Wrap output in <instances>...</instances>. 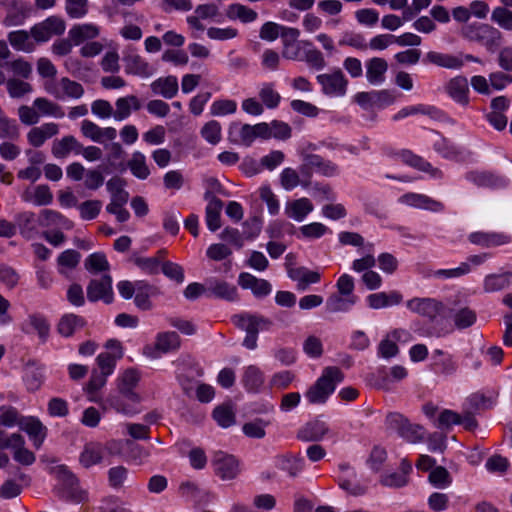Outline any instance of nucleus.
I'll return each instance as SVG.
<instances>
[{
    "instance_id": "1",
    "label": "nucleus",
    "mask_w": 512,
    "mask_h": 512,
    "mask_svg": "<svg viewBox=\"0 0 512 512\" xmlns=\"http://www.w3.org/2000/svg\"><path fill=\"white\" fill-rule=\"evenodd\" d=\"M344 379L343 372L335 366L323 369L321 376L305 393L306 399L311 404H323L335 391L336 385Z\"/></svg>"
},
{
    "instance_id": "2",
    "label": "nucleus",
    "mask_w": 512,
    "mask_h": 512,
    "mask_svg": "<svg viewBox=\"0 0 512 512\" xmlns=\"http://www.w3.org/2000/svg\"><path fill=\"white\" fill-rule=\"evenodd\" d=\"M461 36L469 41L484 46L493 52L502 42V33L495 27L486 23H468L461 27Z\"/></svg>"
},
{
    "instance_id": "3",
    "label": "nucleus",
    "mask_w": 512,
    "mask_h": 512,
    "mask_svg": "<svg viewBox=\"0 0 512 512\" xmlns=\"http://www.w3.org/2000/svg\"><path fill=\"white\" fill-rule=\"evenodd\" d=\"M232 321L236 327L246 332L243 340V346L247 349L254 350L257 347V339L259 331L269 330L272 321L258 314H239L232 317Z\"/></svg>"
},
{
    "instance_id": "4",
    "label": "nucleus",
    "mask_w": 512,
    "mask_h": 512,
    "mask_svg": "<svg viewBox=\"0 0 512 512\" xmlns=\"http://www.w3.org/2000/svg\"><path fill=\"white\" fill-rule=\"evenodd\" d=\"M229 138L233 143L250 146L257 138L269 139L268 124L255 125L232 123L229 127Z\"/></svg>"
},
{
    "instance_id": "5",
    "label": "nucleus",
    "mask_w": 512,
    "mask_h": 512,
    "mask_svg": "<svg viewBox=\"0 0 512 512\" xmlns=\"http://www.w3.org/2000/svg\"><path fill=\"white\" fill-rule=\"evenodd\" d=\"M316 81L321 87V92L328 97L339 98L347 93L349 81L340 68H333L317 75Z\"/></svg>"
},
{
    "instance_id": "6",
    "label": "nucleus",
    "mask_w": 512,
    "mask_h": 512,
    "mask_svg": "<svg viewBox=\"0 0 512 512\" xmlns=\"http://www.w3.org/2000/svg\"><path fill=\"white\" fill-rule=\"evenodd\" d=\"M116 441H110L102 444L98 441L87 442L79 455V463L84 468H90L103 462L107 454H112L113 449L117 448Z\"/></svg>"
},
{
    "instance_id": "7",
    "label": "nucleus",
    "mask_w": 512,
    "mask_h": 512,
    "mask_svg": "<svg viewBox=\"0 0 512 512\" xmlns=\"http://www.w3.org/2000/svg\"><path fill=\"white\" fill-rule=\"evenodd\" d=\"M301 171L307 174L316 172L324 177H335L340 174L339 166L318 154L302 152Z\"/></svg>"
},
{
    "instance_id": "8",
    "label": "nucleus",
    "mask_w": 512,
    "mask_h": 512,
    "mask_svg": "<svg viewBox=\"0 0 512 512\" xmlns=\"http://www.w3.org/2000/svg\"><path fill=\"white\" fill-rule=\"evenodd\" d=\"M336 481L341 489L356 497L364 495L368 488L367 484L358 477L355 469L348 463L338 465Z\"/></svg>"
},
{
    "instance_id": "9",
    "label": "nucleus",
    "mask_w": 512,
    "mask_h": 512,
    "mask_svg": "<svg viewBox=\"0 0 512 512\" xmlns=\"http://www.w3.org/2000/svg\"><path fill=\"white\" fill-rule=\"evenodd\" d=\"M45 90L59 100L64 98L79 99L84 95L83 86L68 77H62L59 80L47 82L45 84Z\"/></svg>"
},
{
    "instance_id": "10",
    "label": "nucleus",
    "mask_w": 512,
    "mask_h": 512,
    "mask_svg": "<svg viewBox=\"0 0 512 512\" xmlns=\"http://www.w3.org/2000/svg\"><path fill=\"white\" fill-rule=\"evenodd\" d=\"M179 347V335L173 331H166L158 333L154 345H146L143 353L150 358H158L162 354L178 350Z\"/></svg>"
},
{
    "instance_id": "11",
    "label": "nucleus",
    "mask_w": 512,
    "mask_h": 512,
    "mask_svg": "<svg viewBox=\"0 0 512 512\" xmlns=\"http://www.w3.org/2000/svg\"><path fill=\"white\" fill-rule=\"evenodd\" d=\"M66 29L65 21L59 16H49L31 28V36L36 42H47L54 36H60Z\"/></svg>"
},
{
    "instance_id": "12",
    "label": "nucleus",
    "mask_w": 512,
    "mask_h": 512,
    "mask_svg": "<svg viewBox=\"0 0 512 512\" xmlns=\"http://www.w3.org/2000/svg\"><path fill=\"white\" fill-rule=\"evenodd\" d=\"M406 307L412 313L429 320H434L444 310L441 301L430 297H414L406 302Z\"/></svg>"
},
{
    "instance_id": "13",
    "label": "nucleus",
    "mask_w": 512,
    "mask_h": 512,
    "mask_svg": "<svg viewBox=\"0 0 512 512\" xmlns=\"http://www.w3.org/2000/svg\"><path fill=\"white\" fill-rule=\"evenodd\" d=\"M212 465L214 466L216 475L222 480L234 479L240 472V464L235 456L223 451L214 453Z\"/></svg>"
},
{
    "instance_id": "14",
    "label": "nucleus",
    "mask_w": 512,
    "mask_h": 512,
    "mask_svg": "<svg viewBox=\"0 0 512 512\" xmlns=\"http://www.w3.org/2000/svg\"><path fill=\"white\" fill-rule=\"evenodd\" d=\"M125 72L127 74L148 78L153 75L152 66L135 50H128L123 56Z\"/></svg>"
},
{
    "instance_id": "15",
    "label": "nucleus",
    "mask_w": 512,
    "mask_h": 512,
    "mask_svg": "<svg viewBox=\"0 0 512 512\" xmlns=\"http://www.w3.org/2000/svg\"><path fill=\"white\" fill-rule=\"evenodd\" d=\"M140 381V374L136 369L129 368L117 377V389L120 394L133 403L140 402V396L134 391Z\"/></svg>"
},
{
    "instance_id": "16",
    "label": "nucleus",
    "mask_w": 512,
    "mask_h": 512,
    "mask_svg": "<svg viewBox=\"0 0 512 512\" xmlns=\"http://www.w3.org/2000/svg\"><path fill=\"white\" fill-rule=\"evenodd\" d=\"M87 297L91 302L103 300L111 303L113 300L112 279L109 275H103L100 279H93L87 286Z\"/></svg>"
},
{
    "instance_id": "17",
    "label": "nucleus",
    "mask_w": 512,
    "mask_h": 512,
    "mask_svg": "<svg viewBox=\"0 0 512 512\" xmlns=\"http://www.w3.org/2000/svg\"><path fill=\"white\" fill-rule=\"evenodd\" d=\"M80 129L86 138L100 144L113 141L117 137V131L114 127H100L90 120H83Z\"/></svg>"
},
{
    "instance_id": "18",
    "label": "nucleus",
    "mask_w": 512,
    "mask_h": 512,
    "mask_svg": "<svg viewBox=\"0 0 512 512\" xmlns=\"http://www.w3.org/2000/svg\"><path fill=\"white\" fill-rule=\"evenodd\" d=\"M399 203L411 206L418 209H425L432 212H440L443 211L444 205L443 203L432 199L424 194L419 193H406L399 197Z\"/></svg>"
},
{
    "instance_id": "19",
    "label": "nucleus",
    "mask_w": 512,
    "mask_h": 512,
    "mask_svg": "<svg viewBox=\"0 0 512 512\" xmlns=\"http://www.w3.org/2000/svg\"><path fill=\"white\" fill-rule=\"evenodd\" d=\"M469 241L485 248L497 247L511 242V237L503 232L477 231L468 236Z\"/></svg>"
},
{
    "instance_id": "20",
    "label": "nucleus",
    "mask_w": 512,
    "mask_h": 512,
    "mask_svg": "<svg viewBox=\"0 0 512 512\" xmlns=\"http://www.w3.org/2000/svg\"><path fill=\"white\" fill-rule=\"evenodd\" d=\"M432 370L435 374L450 377L456 374L458 364L452 355L445 353L443 350L436 349L432 354Z\"/></svg>"
},
{
    "instance_id": "21",
    "label": "nucleus",
    "mask_w": 512,
    "mask_h": 512,
    "mask_svg": "<svg viewBox=\"0 0 512 512\" xmlns=\"http://www.w3.org/2000/svg\"><path fill=\"white\" fill-rule=\"evenodd\" d=\"M287 273L291 280L297 282V289L304 291L311 284H316L321 280V274L318 271L310 270L304 266L292 267L287 264Z\"/></svg>"
},
{
    "instance_id": "22",
    "label": "nucleus",
    "mask_w": 512,
    "mask_h": 512,
    "mask_svg": "<svg viewBox=\"0 0 512 512\" xmlns=\"http://www.w3.org/2000/svg\"><path fill=\"white\" fill-rule=\"evenodd\" d=\"M59 132V126L56 123L48 122L40 126L31 128L27 133V142L30 146L38 148L44 145V143L57 135Z\"/></svg>"
},
{
    "instance_id": "23",
    "label": "nucleus",
    "mask_w": 512,
    "mask_h": 512,
    "mask_svg": "<svg viewBox=\"0 0 512 512\" xmlns=\"http://www.w3.org/2000/svg\"><path fill=\"white\" fill-rule=\"evenodd\" d=\"M38 224L52 230H70L73 227L72 221L62 215L60 212L43 209L38 216Z\"/></svg>"
},
{
    "instance_id": "24",
    "label": "nucleus",
    "mask_w": 512,
    "mask_h": 512,
    "mask_svg": "<svg viewBox=\"0 0 512 512\" xmlns=\"http://www.w3.org/2000/svg\"><path fill=\"white\" fill-rule=\"evenodd\" d=\"M402 301L403 296L397 290L372 293L366 297L368 307L375 310L396 306Z\"/></svg>"
},
{
    "instance_id": "25",
    "label": "nucleus",
    "mask_w": 512,
    "mask_h": 512,
    "mask_svg": "<svg viewBox=\"0 0 512 512\" xmlns=\"http://www.w3.org/2000/svg\"><path fill=\"white\" fill-rule=\"evenodd\" d=\"M238 283L243 289H250L256 297H265L272 291V286L267 280L258 279L250 273H241Z\"/></svg>"
},
{
    "instance_id": "26",
    "label": "nucleus",
    "mask_w": 512,
    "mask_h": 512,
    "mask_svg": "<svg viewBox=\"0 0 512 512\" xmlns=\"http://www.w3.org/2000/svg\"><path fill=\"white\" fill-rule=\"evenodd\" d=\"M454 325L458 329L471 327L477 319L476 312L468 306H461L460 300H455L450 308Z\"/></svg>"
},
{
    "instance_id": "27",
    "label": "nucleus",
    "mask_w": 512,
    "mask_h": 512,
    "mask_svg": "<svg viewBox=\"0 0 512 512\" xmlns=\"http://www.w3.org/2000/svg\"><path fill=\"white\" fill-rule=\"evenodd\" d=\"M109 345L115 346V353H101L96 359L99 367L98 371L107 376L113 373L117 360L123 356V348L119 341L109 340Z\"/></svg>"
},
{
    "instance_id": "28",
    "label": "nucleus",
    "mask_w": 512,
    "mask_h": 512,
    "mask_svg": "<svg viewBox=\"0 0 512 512\" xmlns=\"http://www.w3.org/2000/svg\"><path fill=\"white\" fill-rule=\"evenodd\" d=\"M100 34V28L94 23H82L72 26L68 37L74 45H80L85 41L93 40Z\"/></svg>"
},
{
    "instance_id": "29",
    "label": "nucleus",
    "mask_w": 512,
    "mask_h": 512,
    "mask_svg": "<svg viewBox=\"0 0 512 512\" xmlns=\"http://www.w3.org/2000/svg\"><path fill=\"white\" fill-rule=\"evenodd\" d=\"M138 403H133L122 394H109L103 401L102 406L104 409H113L117 413H121L127 416H132L138 413L136 407Z\"/></svg>"
},
{
    "instance_id": "30",
    "label": "nucleus",
    "mask_w": 512,
    "mask_h": 512,
    "mask_svg": "<svg viewBox=\"0 0 512 512\" xmlns=\"http://www.w3.org/2000/svg\"><path fill=\"white\" fill-rule=\"evenodd\" d=\"M142 107L140 99L135 95L120 97L115 102L113 118L116 121H123L130 117L133 111H138Z\"/></svg>"
},
{
    "instance_id": "31",
    "label": "nucleus",
    "mask_w": 512,
    "mask_h": 512,
    "mask_svg": "<svg viewBox=\"0 0 512 512\" xmlns=\"http://www.w3.org/2000/svg\"><path fill=\"white\" fill-rule=\"evenodd\" d=\"M447 94L456 102L467 105L469 102L468 81L463 76H456L448 81L445 86Z\"/></svg>"
},
{
    "instance_id": "32",
    "label": "nucleus",
    "mask_w": 512,
    "mask_h": 512,
    "mask_svg": "<svg viewBox=\"0 0 512 512\" xmlns=\"http://www.w3.org/2000/svg\"><path fill=\"white\" fill-rule=\"evenodd\" d=\"M21 430L25 431L36 447H40L46 436V427L34 417L21 418L18 422Z\"/></svg>"
},
{
    "instance_id": "33",
    "label": "nucleus",
    "mask_w": 512,
    "mask_h": 512,
    "mask_svg": "<svg viewBox=\"0 0 512 512\" xmlns=\"http://www.w3.org/2000/svg\"><path fill=\"white\" fill-rule=\"evenodd\" d=\"M466 179L479 187L499 188L506 185V179L487 171H470Z\"/></svg>"
},
{
    "instance_id": "34",
    "label": "nucleus",
    "mask_w": 512,
    "mask_h": 512,
    "mask_svg": "<svg viewBox=\"0 0 512 512\" xmlns=\"http://www.w3.org/2000/svg\"><path fill=\"white\" fill-rule=\"evenodd\" d=\"M313 209L312 202L308 198L303 197L287 202L285 205V215L297 222H302Z\"/></svg>"
},
{
    "instance_id": "35",
    "label": "nucleus",
    "mask_w": 512,
    "mask_h": 512,
    "mask_svg": "<svg viewBox=\"0 0 512 512\" xmlns=\"http://www.w3.org/2000/svg\"><path fill=\"white\" fill-rule=\"evenodd\" d=\"M388 63L380 57H373L366 62L367 81L372 85H380L385 81Z\"/></svg>"
},
{
    "instance_id": "36",
    "label": "nucleus",
    "mask_w": 512,
    "mask_h": 512,
    "mask_svg": "<svg viewBox=\"0 0 512 512\" xmlns=\"http://www.w3.org/2000/svg\"><path fill=\"white\" fill-rule=\"evenodd\" d=\"M329 432V427L326 422L316 419L307 423L302 427L297 437L306 442L320 441Z\"/></svg>"
},
{
    "instance_id": "37",
    "label": "nucleus",
    "mask_w": 512,
    "mask_h": 512,
    "mask_svg": "<svg viewBox=\"0 0 512 512\" xmlns=\"http://www.w3.org/2000/svg\"><path fill=\"white\" fill-rule=\"evenodd\" d=\"M150 87L154 94L161 95L166 99H172L179 90L178 80L172 75L154 80Z\"/></svg>"
},
{
    "instance_id": "38",
    "label": "nucleus",
    "mask_w": 512,
    "mask_h": 512,
    "mask_svg": "<svg viewBox=\"0 0 512 512\" xmlns=\"http://www.w3.org/2000/svg\"><path fill=\"white\" fill-rule=\"evenodd\" d=\"M207 292L214 297L227 301H235L237 299V288L218 279H210L207 282Z\"/></svg>"
},
{
    "instance_id": "39",
    "label": "nucleus",
    "mask_w": 512,
    "mask_h": 512,
    "mask_svg": "<svg viewBox=\"0 0 512 512\" xmlns=\"http://www.w3.org/2000/svg\"><path fill=\"white\" fill-rule=\"evenodd\" d=\"M424 62L447 69H460L464 65L460 57L436 51L428 52L425 55Z\"/></svg>"
},
{
    "instance_id": "40",
    "label": "nucleus",
    "mask_w": 512,
    "mask_h": 512,
    "mask_svg": "<svg viewBox=\"0 0 512 512\" xmlns=\"http://www.w3.org/2000/svg\"><path fill=\"white\" fill-rule=\"evenodd\" d=\"M358 297H348L332 293L326 300L325 309L329 313H346L357 303Z\"/></svg>"
},
{
    "instance_id": "41",
    "label": "nucleus",
    "mask_w": 512,
    "mask_h": 512,
    "mask_svg": "<svg viewBox=\"0 0 512 512\" xmlns=\"http://www.w3.org/2000/svg\"><path fill=\"white\" fill-rule=\"evenodd\" d=\"M276 466L287 472L290 477L298 476L304 469L305 461L299 455H281L276 458Z\"/></svg>"
},
{
    "instance_id": "42",
    "label": "nucleus",
    "mask_w": 512,
    "mask_h": 512,
    "mask_svg": "<svg viewBox=\"0 0 512 512\" xmlns=\"http://www.w3.org/2000/svg\"><path fill=\"white\" fill-rule=\"evenodd\" d=\"M157 294L158 290L156 287L145 281H138V287L134 295V303L141 310H150L153 307L150 298Z\"/></svg>"
},
{
    "instance_id": "43",
    "label": "nucleus",
    "mask_w": 512,
    "mask_h": 512,
    "mask_svg": "<svg viewBox=\"0 0 512 512\" xmlns=\"http://www.w3.org/2000/svg\"><path fill=\"white\" fill-rule=\"evenodd\" d=\"M81 143L72 135L64 136L56 140L52 146V154L56 158H65L70 153L79 155Z\"/></svg>"
},
{
    "instance_id": "44",
    "label": "nucleus",
    "mask_w": 512,
    "mask_h": 512,
    "mask_svg": "<svg viewBox=\"0 0 512 512\" xmlns=\"http://www.w3.org/2000/svg\"><path fill=\"white\" fill-rule=\"evenodd\" d=\"M226 16L230 20H239L243 24H248L257 20L258 13L246 5L233 3L227 7Z\"/></svg>"
},
{
    "instance_id": "45",
    "label": "nucleus",
    "mask_w": 512,
    "mask_h": 512,
    "mask_svg": "<svg viewBox=\"0 0 512 512\" xmlns=\"http://www.w3.org/2000/svg\"><path fill=\"white\" fill-rule=\"evenodd\" d=\"M408 333L402 329L394 330L387 338L383 339L378 346V353L383 358H391L398 354V346L394 340H400Z\"/></svg>"
},
{
    "instance_id": "46",
    "label": "nucleus",
    "mask_w": 512,
    "mask_h": 512,
    "mask_svg": "<svg viewBox=\"0 0 512 512\" xmlns=\"http://www.w3.org/2000/svg\"><path fill=\"white\" fill-rule=\"evenodd\" d=\"M38 217L32 212H23L16 217L18 226L23 237L31 239L37 233Z\"/></svg>"
},
{
    "instance_id": "47",
    "label": "nucleus",
    "mask_w": 512,
    "mask_h": 512,
    "mask_svg": "<svg viewBox=\"0 0 512 512\" xmlns=\"http://www.w3.org/2000/svg\"><path fill=\"white\" fill-rule=\"evenodd\" d=\"M258 95L263 106L268 109H275L281 101V95L276 90V85L273 82L262 83Z\"/></svg>"
},
{
    "instance_id": "48",
    "label": "nucleus",
    "mask_w": 512,
    "mask_h": 512,
    "mask_svg": "<svg viewBox=\"0 0 512 512\" xmlns=\"http://www.w3.org/2000/svg\"><path fill=\"white\" fill-rule=\"evenodd\" d=\"M14 444L11 449L14 450V459L22 465H31L35 462V455L33 452L24 447L25 441L20 434H13Z\"/></svg>"
},
{
    "instance_id": "49",
    "label": "nucleus",
    "mask_w": 512,
    "mask_h": 512,
    "mask_svg": "<svg viewBox=\"0 0 512 512\" xmlns=\"http://www.w3.org/2000/svg\"><path fill=\"white\" fill-rule=\"evenodd\" d=\"M85 321L82 317L75 314L64 315L58 323V332L64 337H70L76 331L82 329Z\"/></svg>"
},
{
    "instance_id": "50",
    "label": "nucleus",
    "mask_w": 512,
    "mask_h": 512,
    "mask_svg": "<svg viewBox=\"0 0 512 512\" xmlns=\"http://www.w3.org/2000/svg\"><path fill=\"white\" fill-rule=\"evenodd\" d=\"M127 166L129 167L131 173L138 179L144 180L150 175V169L147 165L146 156L140 151H135L132 153Z\"/></svg>"
},
{
    "instance_id": "51",
    "label": "nucleus",
    "mask_w": 512,
    "mask_h": 512,
    "mask_svg": "<svg viewBox=\"0 0 512 512\" xmlns=\"http://www.w3.org/2000/svg\"><path fill=\"white\" fill-rule=\"evenodd\" d=\"M222 210V201L217 197H212L206 206V224L209 230L216 231L221 227L220 214Z\"/></svg>"
},
{
    "instance_id": "52",
    "label": "nucleus",
    "mask_w": 512,
    "mask_h": 512,
    "mask_svg": "<svg viewBox=\"0 0 512 512\" xmlns=\"http://www.w3.org/2000/svg\"><path fill=\"white\" fill-rule=\"evenodd\" d=\"M30 36L31 33L29 34L25 30H17L8 34V40L15 50L29 53L35 49V45L33 41H31Z\"/></svg>"
},
{
    "instance_id": "53",
    "label": "nucleus",
    "mask_w": 512,
    "mask_h": 512,
    "mask_svg": "<svg viewBox=\"0 0 512 512\" xmlns=\"http://www.w3.org/2000/svg\"><path fill=\"white\" fill-rule=\"evenodd\" d=\"M33 106L36 108L41 116H52L55 118L64 117V110L57 103L45 98L38 97L33 101Z\"/></svg>"
},
{
    "instance_id": "54",
    "label": "nucleus",
    "mask_w": 512,
    "mask_h": 512,
    "mask_svg": "<svg viewBox=\"0 0 512 512\" xmlns=\"http://www.w3.org/2000/svg\"><path fill=\"white\" fill-rule=\"evenodd\" d=\"M510 273L488 274L483 280V289L487 293L501 291L510 285Z\"/></svg>"
},
{
    "instance_id": "55",
    "label": "nucleus",
    "mask_w": 512,
    "mask_h": 512,
    "mask_svg": "<svg viewBox=\"0 0 512 512\" xmlns=\"http://www.w3.org/2000/svg\"><path fill=\"white\" fill-rule=\"evenodd\" d=\"M242 382L249 391H258L264 383L262 371L254 365H250L244 369Z\"/></svg>"
},
{
    "instance_id": "56",
    "label": "nucleus",
    "mask_w": 512,
    "mask_h": 512,
    "mask_svg": "<svg viewBox=\"0 0 512 512\" xmlns=\"http://www.w3.org/2000/svg\"><path fill=\"white\" fill-rule=\"evenodd\" d=\"M107 377V375L99 372L98 370L92 371L91 378L85 387L86 392L89 394L90 401L100 403L97 392L105 386Z\"/></svg>"
},
{
    "instance_id": "57",
    "label": "nucleus",
    "mask_w": 512,
    "mask_h": 512,
    "mask_svg": "<svg viewBox=\"0 0 512 512\" xmlns=\"http://www.w3.org/2000/svg\"><path fill=\"white\" fill-rule=\"evenodd\" d=\"M81 254L73 249L63 251L57 259L58 271L60 274H66L67 271L74 269L80 262Z\"/></svg>"
},
{
    "instance_id": "58",
    "label": "nucleus",
    "mask_w": 512,
    "mask_h": 512,
    "mask_svg": "<svg viewBox=\"0 0 512 512\" xmlns=\"http://www.w3.org/2000/svg\"><path fill=\"white\" fill-rule=\"evenodd\" d=\"M299 36V29L283 25L279 36L282 40L283 49L289 48L290 46H312V43L309 40L298 41Z\"/></svg>"
},
{
    "instance_id": "59",
    "label": "nucleus",
    "mask_w": 512,
    "mask_h": 512,
    "mask_svg": "<svg viewBox=\"0 0 512 512\" xmlns=\"http://www.w3.org/2000/svg\"><path fill=\"white\" fill-rule=\"evenodd\" d=\"M65 11L72 19L84 18L89 12V0H65Z\"/></svg>"
},
{
    "instance_id": "60",
    "label": "nucleus",
    "mask_w": 512,
    "mask_h": 512,
    "mask_svg": "<svg viewBox=\"0 0 512 512\" xmlns=\"http://www.w3.org/2000/svg\"><path fill=\"white\" fill-rule=\"evenodd\" d=\"M20 136L19 126L14 119H10L4 114L0 115V138L17 140Z\"/></svg>"
},
{
    "instance_id": "61",
    "label": "nucleus",
    "mask_w": 512,
    "mask_h": 512,
    "mask_svg": "<svg viewBox=\"0 0 512 512\" xmlns=\"http://www.w3.org/2000/svg\"><path fill=\"white\" fill-rule=\"evenodd\" d=\"M222 128L218 121L211 120L208 121L200 131L201 136L210 144L216 145L221 141Z\"/></svg>"
},
{
    "instance_id": "62",
    "label": "nucleus",
    "mask_w": 512,
    "mask_h": 512,
    "mask_svg": "<svg viewBox=\"0 0 512 512\" xmlns=\"http://www.w3.org/2000/svg\"><path fill=\"white\" fill-rule=\"evenodd\" d=\"M84 266L90 273H98L109 269L106 256L100 252L89 255L85 259Z\"/></svg>"
},
{
    "instance_id": "63",
    "label": "nucleus",
    "mask_w": 512,
    "mask_h": 512,
    "mask_svg": "<svg viewBox=\"0 0 512 512\" xmlns=\"http://www.w3.org/2000/svg\"><path fill=\"white\" fill-rule=\"evenodd\" d=\"M6 87L11 98H21L33 90L30 83L17 78H9Z\"/></svg>"
},
{
    "instance_id": "64",
    "label": "nucleus",
    "mask_w": 512,
    "mask_h": 512,
    "mask_svg": "<svg viewBox=\"0 0 512 512\" xmlns=\"http://www.w3.org/2000/svg\"><path fill=\"white\" fill-rule=\"evenodd\" d=\"M491 20L505 30H512V11L504 7H496L491 14Z\"/></svg>"
}]
</instances>
